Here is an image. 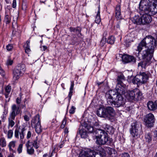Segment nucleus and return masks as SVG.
I'll return each mask as SVG.
<instances>
[{
    "mask_svg": "<svg viewBox=\"0 0 157 157\" xmlns=\"http://www.w3.org/2000/svg\"><path fill=\"white\" fill-rule=\"evenodd\" d=\"M155 47V38L151 36H146L137 47V51L138 52L136 56L140 59H145L149 61L153 56Z\"/></svg>",
    "mask_w": 157,
    "mask_h": 157,
    "instance_id": "f257e3e1",
    "label": "nucleus"
},
{
    "mask_svg": "<svg viewBox=\"0 0 157 157\" xmlns=\"http://www.w3.org/2000/svg\"><path fill=\"white\" fill-rule=\"evenodd\" d=\"M140 10L145 12L150 13L152 15L157 13V0L150 2L149 0H141L139 4Z\"/></svg>",
    "mask_w": 157,
    "mask_h": 157,
    "instance_id": "f03ea898",
    "label": "nucleus"
},
{
    "mask_svg": "<svg viewBox=\"0 0 157 157\" xmlns=\"http://www.w3.org/2000/svg\"><path fill=\"white\" fill-rule=\"evenodd\" d=\"M96 143L100 145H109L112 141L111 138L108 137L107 133L104 130L99 129L96 132Z\"/></svg>",
    "mask_w": 157,
    "mask_h": 157,
    "instance_id": "7ed1b4c3",
    "label": "nucleus"
},
{
    "mask_svg": "<svg viewBox=\"0 0 157 157\" xmlns=\"http://www.w3.org/2000/svg\"><path fill=\"white\" fill-rule=\"evenodd\" d=\"M116 98H113L110 94L107 95V101L108 104L114 107H119L124 104V100L122 96L120 94H115Z\"/></svg>",
    "mask_w": 157,
    "mask_h": 157,
    "instance_id": "20e7f679",
    "label": "nucleus"
},
{
    "mask_svg": "<svg viewBox=\"0 0 157 157\" xmlns=\"http://www.w3.org/2000/svg\"><path fill=\"white\" fill-rule=\"evenodd\" d=\"M99 148L100 150L99 152H96L90 149H85L81 152L79 156L80 157H102L103 151L104 153L105 151L100 147Z\"/></svg>",
    "mask_w": 157,
    "mask_h": 157,
    "instance_id": "39448f33",
    "label": "nucleus"
},
{
    "mask_svg": "<svg viewBox=\"0 0 157 157\" xmlns=\"http://www.w3.org/2000/svg\"><path fill=\"white\" fill-rule=\"evenodd\" d=\"M20 113L19 107H17L16 105L14 104L11 107V111L10 113L8 118V128L11 127L12 128L15 125V123L13 120L15 119L16 116Z\"/></svg>",
    "mask_w": 157,
    "mask_h": 157,
    "instance_id": "423d86ee",
    "label": "nucleus"
},
{
    "mask_svg": "<svg viewBox=\"0 0 157 157\" xmlns=\"http://www.w3.org/2000/svg\"><path fill=\"white\" fill-rule=\"evenodd\" d=\"M125 96L128 100L132 101L133 100L137 101L140 100L141 98L142 93L139 89H135L132 90L128 91Z\"/></svg>",
    "mask_w": 157,
    "mask_h": 157,
    "instance_id": "0eeeda50",
    "label": "nucleus"
},
{
    "mask_svg": "<svg viewBox=\"0 0 157 157\" xmlns=\"http://www.w3.org/2000/svg\"><path fill=\"white\" fill-rule=\"evenodd\" d=\"M148 78L147 75L145 72L138 75L133 78L132 82L134 84H144L147 82Z\"/></svg>",
    "mask_w": 157,
    "mask_h": 157,
    "instance_id": "6e6552de",
    "label": "nucleus"
},
{
    "mask_svg": "<svg viewBox=\"0 0 157 157\" xmlns=\"http://www.w3.org/2000/svg\"><path fill=\"white\" fill-rule=\"evenodd\" d=\"M140 123L135 122L132 124V128L130 129V132L131 135L135 138H137L139 137L140 134Z\"/></svg>",
    "mask_w": 157,
    "mask_h": 157,
    "instance_id": "1a4fd4ad",
    "label": "nucleus"
},
{
    "mask_svg": "<svg viewBox=\"0 0 157 157\" xmlns=\"http://www.w3.org/2000/svg\"><path fill=\"white\" fill-rule=\"evenodd\" d=\"M121 11L120 6V5H117L115 8V17L118 21L116 27H115V29L117 28L120 30V26L121 23V22L120 20L122 19Z\"/></svg>",
    "mask_w": 157,
    "mask_h": 157,
    "instance_id": "9d476101",
    "label": "nucleus"
},
{
    "mask_svg": "<svg viewBox=\"0 0 157 157\" xmlns=\"http://www.w3.org/2000/svg\"><path fill=\"white\" fill-rule=\"evenodd\" d=\"M155 118L154 115L151 113L147 114L144 119L145 125L147 127H151L155 122Z\"/></svg>",
    "mask_w": 157,
    "mask_h": 157,
    "instance_id": "9b49d317",
    "label": "nucleus"
},
{
    "mask_svg": "<svg viewBox=\"0 0 157 157\" xmlns=\"http://www.w3.org/2000/svg\"><path fill=\"white\" fill-rule=\"evenodd\" d=\"M118 55L122 58V61L125 63H135L136 61V59L133 56L128 55H122L119 54Z\"/></svg>",
    "mask_w": 157,
    "mask_h": 157,
    "instance_id": "f8f14e48",
    "label": "nucleus"
},
{
    "mask_svg": "<svg viewBox=\"0 0 157 157\" xmlns=\"http://www.w3.org/2000/svg\"><path fill=\"white\" fill-rule=\"evenodd\" d=\"M127 87L126 85L122 83H118L116 87V90L118 94H124L127 91Z\"/></svg>",
    "mask_w": 157,
    "mask_h": 157,
    "instance_id": "ddd939ff",
    "label": "nucleus"
},
{
    "mask_svg": "<svg viewBox=\"0 0 157 157\" xmlns=\"http://www.w3.org/2000/svg\"><path fill=\"white\" fill-rule=\"evenodd\" d=\"M105 108L106 118H109L113 116L115 111L111 107L108 106Z\"/></svg>",
    "mask_w": 157,
    "mask_h": 157,
    "instance_id": "4468645a",
    "label": "nucleus"
},
{
    "mask_svg": "<svg viewBox=\"0 0 157 157\" xmlns=\"http://www.w3.org/2000/svg\"><path fill=\"white\" fill-rule=\"evenodd\" d=\"M142 24H149L151 21V17L150 15L147 13L144 14L142 16Z\"/></svg>",
    "mask_w": 157,
    "mask_h": 157,
    "instance_id": "2eb2a0df",
    "label": "nucleus"
},
{
    "mask_svg": "<svg viewBox=\"0 0 157 157\" xmlns=\"http://www.w3.org/2000/svg\"><path fill=\"white\" fill-rule=\"evenodd\" d=\"M21 70V69H14L13 77V80L14 82H15L22 75V73Z\"/></svg>",
    "mask_w": 157,
    "mask_h": 157,
    "instance_id": "dca6fc26",
    "label": "nucleus"
},
{
    "mask_svg": "<svg viewBox=\"0 0 157 157\" xmlns=\"http://www.w3.org/2000/svg\"><path fill=\"white\" fill-rule=\"evenodd\" d=\"M147 106L148 109L151 111H155L157 109V101L154 102L152 101H149L147 104Z\"/></svg>",
    "mask_w": 157,
    "mask_h": 157,
    "instance_id": "f3484780",
    "label": "nucleus"
},
{
    "mask_svg": "<svg viewBox=\"0 0 157 157\" xmlns=\"http://www.w3.org/2000/svg\"><path fill=\"white\" fill-rule=\"evenodd\" d=\"M25 129L22 128L20 132H19L17 129H16L15 130L14 136L17 139L19 138V134L21 140H22L24 138V132L25 131Z\"/></svg>",
    "mask_w": 157,
    "mask_h": 157,
    "instance_id": "a211bd4d",
    "label": "nucleus"
},
{
    "mask_svg": "<svg viewBox=\"0 0 157 157\" xmlns=\"http://www.w3.org/2000/svg\"><path fill=\"white\" fill-rule=\"evenodd\" d=\"M105 108L103 107L99 108L97 111V114L99 117L106 118Z\"/></svg>",
    "mask_w": 157,
    "mask_h": 157,
    "instance_id": "6ab92c4d",
    "label": "nucleus"
},
{
    "mask_svg": "<svg viewBox=\"0 0 157 157\" xmlns=\"http://www.w3.org/2000/svg\"><path fill=\"white\" fill-rule=\"evenodd\" d=\"M103 128L109 134H113L114 132V129L112 127L108 125H104Z\"/></svg>",
    "mask_w": 157,
    "mask_h": 157,
    "instance_id": "aec40b11",
    "label": "nucleus"
},
{
    "mask_svg": "<svg viewBox=\"0 0 157 157\" xmlns=\"http://www.w3.org/2000/svg\"><path fill=\"white\" fill-rule=\"evenodd\" d=\"M11 20V18L10 10H6L5 12L4 21L6 24H8L10 22Z\"/></svg>",
    "mask_w": 157,
    "mask_h": 157,
    "instance_id": "412c9836",
    "label": "nucleus"
},
{
    "mask_svg": "<svg viewBox=\"0 0 157 157\" xmlns=\"http://www.w3.org/2000/svg\"><path fill=\"white\" fill-rule=\"evenodd\" d=\"M107 153L110 157H118L117 152L113 149L109 148Z\"/></svg>",
    "mask_w": 157,
    "mask_h": 157,
    "instance_id": "4be33fe9",
    "label": "nucleus"
},
{
    "mask_svg": "<svg viewBox=\"0 0 157 157\" xmlns=\"http://www.w3.org/2000/svg\"><path fill=\"white\" fill-rule=\"evenodd\" d=\"M132 22L137 25H141L142 24V17H140L138 16H134L132 19Z\"/></svg>",
    "mask_w": 157,
    "mask_h": 157,
    "instance_id": "5701e85b",
    "label": "nucleus"
},
{
    "mask_svg": "<svg viewBox=\"0 0 157 157\" xmlns=\"http://www.w3.org/2000/svg\"><path fill=\"white\" fill-rule=\"evenodd\" d=\"M38 123H40V120L39 116L38 115L35 116L32 119L31 125L32 127Z\"/></svg>",
    "mask_w": 157,
    "mask_h": 157,
    "instance_id": "b1692460",
    "label": "nucleus"
},
{
    "mask_svg": "<svg viewBox=\"0 0 157 157\" xmlns=\"http://www.w3.org/2000/svg\"><path fill=\"white\" fill-rule=\"evenodd\" d=\"M79 133L82 138H86L88 136V133L84 129H81L79 130Z\"/></svg>",
    "mask_w": 157,
    "mask_h": 157,
    "instance_id": "393cba45",
    "label": "nucleus"
},
{
    "mask_svg": "<svg viewBox=\"0 0 157 157\" xmlns=\"http://www.w3.org/2000/svg\"><path fill=\"white\" fill-rule=\"evenodd\" d=\"M11 90V87L10 85H7L5 88V96L6 98H8L9 97L10 94Z\"/></svg>",
    "mask_w": 157,
    "mask_h": 157,
    "instance_id": "a878e982",
    "label": "nucleus"
},
{
    "mask_svg": "<svg viewBox=\"0 0 157 157\" xmlns=\"http://www.w3.org/2000/svg\"><path fill=\"white\" fill-rule=\"evenodd\" d=\"M15 141H11L9 143L8 145L10 151L13 153L14 152L13 148L15 147Z\"/></svg>",
    "mask_w": 157,
    "mask_h": 157,
    "instance_id": "bb28decb",
    "label": "nucleus"
},
{
    "mask_svg": "<svg viewBox=\"0 0 157 157\" xmlns=\"http://www.w3.org/2000/svg\"><path fill=\"white\" fill-rule=\"evenodd\" d=\"M27 143L28 145L27 146V152L29 154L31 155H32L34 153V150L33 147L30 146V143L29 141H28Z\"/></svg>",
    "mask_w": 157,
    "mask_h": 157,
    "instance_id": "cd10ccee",
    "label": "nucleus"
},
{
    "mask_svg": "<svg viewBox=\"0 0 157 157\" xmlns=\"http://www.w3.org/2000/svg\"><path fill=\"white\" fill-rule=\"evenodd\" d=\"M101 21V19L100 16V6H99L98 10L96 17L95 22L97 24H99L100 23Z\"/></svg>",
    "mask_w": 157,
    "mask_h": 157,
    "instance_id": "c85d7f7f",
    "label": "nucleus"
},
{
    "mask_svg": "<svg viewBox=\"0 0 157 157\" xmlns=\"http://www.w3.org/2000/svg\"><path fill=\"white\" fill-rule=\"evenodd\" d=\"M6 141L5 138L3 137L0 138V146L2 147H6Z\"/></svg>",
    "mask_w": 157,
    "mask_h": 157,
    "instance_id": "c756f323",
    "label": "nucleus"
},
{
    "mask_svg": "<svg viewBox=\"0 0 157 157\" xmlns=\"http://www.w3.org/2000/svg\"><path fill=\"white\" fill-rule=\"evenodd\" d=\"M34 127L35 129L36 132V133H40L42 131V129L40 125V123H38V124L33 126Z\"/></svg>",
    "mask_w": 157,
    "mask_h": 157,
    "instance_id": "7c9ffc66",
    "label": "nucleus"
},
{
    "mask_svg": "<svg viewBox=\"0 0 157 157\" xmlns=\"http://www.w3.org/2000/svg\"><path fill=\"white\" fill-rule=\"evenodd\" d=\"M30 42L29 41H27L26 42V44L25 45H24L25 52V53L28 54L30 51Z\"/></svg>",
    "mask_w": 157,
    "mask_h": 157,
    "instance_id": "2f4dec72",
    "label": "nucleus"
},
{
    "mask_svg": "<svg viewBox=\"0 0 157 157\" xmlns=\"http://www.w3.org/2000/svg\"><path fill=\"white\" fill-rule=\"evenodd\" d=\"M115 40L114 37L112 36H109L108 38L107 42L109 44H114Z\"/></svg>",
    "mask_w": 157,
    "mask_h": 157,
    "instance_id": "473e14b6",
    "label": "nucleus"
},
{
    "mask_svg": "<svg viewBox=\"0 0 157 157\" xmlns=\"http://www.w3.org/2000/svg\"><path fill=\"white\" fill-rule=\"evenodd\" d=\"M86 128L87 130L90 133H93L96 134V131H94L93 127L90 125H87Z\"/></svg>",
    "mask_w": 157,
    "mask_h": 157,
    "instance_id": "72a5a7b5",
    "label": "nucleus"
},
{
    "mask_svg": "<svg viewBox=\"0 0 157 157\" xmlns=\"http://www.w3.org/2000/svg\"><path fill=\"white\" fill-rule=\"evenodd\" d=\"M147 65L145 61L141 62L139 63L138 64V67L139 68H145Z\"/></svg>",
    "mask_w": 157,
    "mask_h": 157,
    "instance_id": "f704fd0d",
    "label": "nucleus"
},
{
    "mask_svg": "<svg viewBox=\"0 0 157 157\" xmlns=\"http://www.w3.org/2000/svg\"><path fill=\"white\" fill-rule=\"evenodd\" d=\"M70 29L71 32H75L77 34L80 33L81 30L78 28H75L72 27H71L70 28Z\"/></svg>",
    "mask_w": 157,
    "mask_h": 157,
    "instance_id": "c9c22d12",
    "label": "nucleus"
},
{
    "mask_svg": "<svg viewBox=\"0 0 157 157\" xmlns=\"http://www.w3.org/2000/svg\"><path fill=\"white\" fill-rule=\"evenodd\" d=\"M13 132L12 130H9L7 132V136L8 139L11 138L13 136Z\"/></svg>",
    "mask_w": 157,
    "mask_h": 157,
    "instance_id": "e433bc0d",
    "label": "nucleus"
},
{
    "mask_svg": "<svg viewBox=\"0 0 157 157\" xmlns=\"http://www.w3.org/2000/svg\"><path fill=\"white\" fill-rule=\"evenodd\" d=\"M30 144H32L33 146L35 148L37 149L39 147V144L37 143V140H34L32 143H30Z\"/></svg>",
    "mask_w": 157,
    "mask_h": 157,
    "instance_id": "4c0bfd02",
    "label": "nucleus"
},
{
    "mask_svg": "<svg viewBox=\"0 0 157 157\" xmlns=\"http://www.w3.org/2000/svg\"><path fill=\"white\" fill-rule=\"evenodd\" d=\"M145 138L148 142H149L151 140L152 137L150 134L148 133L145 135Z\"/></svg>",
    "mask_w": 157,
    "mask_h": 157,
    "instance_id": "58836bf2",
    "label": "nucleus"
},
{
    "mask_svg": "<svg viewBox=\"0 0 157 157\" xmlns=\"http://www.w3.org/2000/svg\"><path fill=\"white\" fill-rule=\"evenodd\" d=\"M23 148V144H20L19 145V146L17 149V151L19 154H20L22 152Z\"/></svg>",
    "mask_w": 157,
    "mask_h": 157,
    "instance_id": "ea45409f",
    "label": "nucleus"
},
{
    "mask_svg": "<svg viewBox=\"0 0 157 157\" xmlns=\"http://www.w3.org/2000/svg\"><path fill=\"white\" fill-rule=\"evenodd\" d=\"M6 48L7 51H11L13 48V46L11 44H9L6 46Z\"/></svg>",
    "mask_w": 157,
    "mask_h": 157,
    "instance_id": "a19ab883",
    "label": "nucleus"
},
{
    "mask_svg": "<svg viewBox=\"0 0 157 157\" xmlns=\"http://www.w3.org/2000/svg\"><path fill=\"white\" fill-rule=\"evenodd\" d=\"M75 108L73 106H71V109L69 110V112L70 114H73L75 112Z\"/></svg>",
    "mask_w": 157,
    "mask_h": 157,
    "instance_id": "79ce46f5",
    "label": "nucleus"
},
{
    "mask_svg": "<svg viewBox=\"0 0 157 157\" xmlns=\"http://www.w3.org/2000/svg\"><path fill=\"white\" fill-rule=\"evenodd\" d=\"M30 115L29 114V116L25 115L24 116V119L26 121H28L30 120Z\"/></svg>",
    "mask_w": 157,
    "mask_h": 157,
    "instance_id": "37998d69",
    "label": "nucleus"
},
{
    "mask_svg": "<svg viewBox=\"0 0 157 157\" xmlns=\"http://www.w3.org/2000/svg\"><path fill=\"white\" fill-rule=\"evenodd\" d=\"M121 157H130V156L128 153H125L121 154Z\"/></svg>",
    "mask_w": 157,
    "mask_h": 157,
    "instance_id": "c03bdc74",
    "label": "nucleus"
},
{
    "mask_svg": "<svg viewBox=\"0 0 157 157\" xmlns=\"http://www.w3.org/2000/svg\"><path fill=\"white\" fill-rule=\"evenodd\" d=\"M21 97H18L16 99V103L18 104H20L21 101Z\"/></svg>",
    "mask_w": 157,
    "mask_h": 157,
    "instance_id": "a18cd8bd",
    "label": "nucleus"
},
{
    "mask_svg": "<svg viewBox=\"0 0 157 157\" xmlns=\"http://www.w3.org/2000/svg\"><path fill=\"white\" fill-rule=\"evenodd\" d=\"M0 74L3 77L5 76V72L3 69H0Z\"/></svg>",
    "mask_w": 157,
    "mask_h": 157,
    "instance_id": "49530a36",
    "label": "nucleus"
},
{
    "mask_svg": "<svg viewBox=\"0 0 157 157\" xmlns=\"http://www.w3.org/2000/svg\"><path fill=\"white\" fill-rule=\"evenodd\" d=\"M13 63V61L11 60H8L6 62V64L8 66L11 65Z\"/></svg>",
    "mask_w": 157,
    "mask_h": 157,
    "instance_id": "de8ad7c7",
    "label": "nucleus"
},
{
    "mask_svg": "<svg viewBox=\"0 0 157 157\" xmlns=\"http://www.w3.org/2000/svg\"><path fill=\"white\" fill-rule=\"evenodd\" d=\"M73 93V90H70V92H69L68 95V98L69 100H70L71 98V96L72 95V94Z\"/></svg>",
    "mask_w": 157,
    "mask_h": 157,
    "instance_id": "09e8293b",
    "label": "nucleus"
},
{
    "mask_svg": "<svg viewBox=\"0 0 157 157\" xmlns=\"http://www.w3.org/2000/svg\"><path fill=\"white\" fill-rule=\"evenodd\" d=\"M41 50L42 51H44L47 48V47L46 46H43L40 47Z\"/></svg>",
    "mask_w": 157,
    "mask_h": 157,
    "instance_id": "8fccbe9b",
    "label": "nucleus"
},
{
    "mask_svg": "<svg viewBox=\"0 0 157 157\" xmlns=\"http://www.w3.org/2000/svg\"><path fill=\"white\" fill-rule=\"evenodd\" d=\"M105 39L103 38L102 40H101L100 43V45L101 46H103L104 45V44L105 43Z\"/></svg>",
    "mask_w": 157,
    "mask_h": 157,
    "instance_id": "3c124183",
    "label": "nucleus"
},
{
    "mask_svg": "<svg viewBox=\"0 0 157 157\" xmlns=\"http://www.w3.org/2000/svg\"><path fill=\"white\" fill-rule=\"evenodd\" d=\"M16 6V0H13L12 3V7L13 8H15Z\"/></svg>",
    "mask_w": 157,
    "mask_h": 157,
    "instance_id": "603ef678",
    "label": "nucleus"
},
{
    "mask_svg": "<svg viewBox=\"0 0 157 157\" xmlns=\"http://www.w3.org/2000/svg\"><path fill=\"white\" fill-rule=\"evenodd\" d=\"M31 136V133L30 131H29L28 132L27 135V139H29Z\"/></svg>",
    "mask_w": 157,
    "mask_h": 157,
    "instance_id": "864d4df0",
    "label": "nucleus"
},
{
    "mask_svg": "<svg viewBox=\"0 0 157 157\" xmlns=\"http://www.w3.org/2000/svg\"><path fill=\"white\" fill-rule=\"evenodd\" d=\"M74 83L73 82H71V85L70 87V90H73L74 89Z\"/></svg>",
    "mask_w": 157,
    "mask_h": 157,
    "instance_id": "5fc2aeb1",
    "label": "nucleus"
},
{
    "mask_svg": "<svg viewBox=\"0 0 157 157\" xmlns=\"http://www.w3.org/2000/svg\"><path fill=\"white\" fill-rule=\"evenodd\" d=\"M67 122V120L66 119V118L65 117L64 119H63V120L62 121V123L64 125H65V124H66Z\"/></svg>",
    "mask_w": 157,
    "mask_h": 157,
    "instance_id": "6e6d98bb",
    "label": "nucleus"
},
{
    "mask_svg": "<svg viewBox=\"0 0 157 157\" xmlns=\"http://www.w3.org/2000/svg\"><path fill=\"white\" fill-rule=\"evenodd\" d=\"M52 2V1L51 0H47L46 1H45L44 3L45 4H46L48 2H49L50 4L48 5L49 6H50V4H51V3Z\"/></svg>",
    "mask_w": 157,
    "mask_h": 157,
    "instance_id": "4d7b16f0",
    "label": "nucleus"
},
{
    "mask_svg": "<svg viewBox=\"0 0 157 157\" xmlns=\"http://www.w3.org/2000/svg\"><path fill=\"white\" fill-rule=\"evenodd\" d=\"M27 7V6L25 3L24 5L23 4L22 6V9L23 10H25L26 8Z\"/></svg>",
    "mask_w": 157,
    "mask_h": 157,
    "instance_id": "13d9d810",
    "label": "nucleus"
},
{
    "mask_svg": "<svg viewBox=\"0 0 157 157\" xmlns=\"http://www.w3.org/2000/svg\"><path fill=\"white\" fill-rule=\"evenodd\" d=\"M64 144V141H62L61 142V144H60L59 145V147L60 148H62V147L63 146V145Z\"/></svg>",
    "mask_w": 157,
    "mask_h": 157,
    "instance_id": "bf43d9fd",
    "label": "nucleus"
},
{
    "mask_svg": "<svg viewBox=\"0 0 157 157\" xmlns=\"http://www.w3.org/2000/svg\"><path fill=\"white\" fill-rule=\"evenodd\" d=\"M8 157H14V156L13 154L10 153L8 155Z\"/></svg>",
    "mask_w": 157,
    "mask_h": 157,
    "instance_id": "052dcab7",
    "label": "nucleus"
},
{
    "mask_svg": "<svg viewBox=\"0 0 157 157\" xmlns=\"http://www.w3.org/2000/svg\"><path fill=\"white\" fill-rule=\"evenodd\" d=\"M17 17H16L15 18V19H13V23L14 22L15 24H16L17 23Z\"/></svg>",
    "mask_w": 157,
    "mask_h": 157,
    "instance_id": "680f3d73",
    "label": "nucleus"
},
{
    "mask_svg": "<svg viewBox=\"0 0 157 157\" xmlns=\"http://www.w3.org/2000/svg\"><path fill=\"white\" fill-rule=\"evenodd\" d=\"M154 136L155 137H157V131H155L154 132Z\"/></svg>",
    "mask_w": 157,
    "mask_h": 157,
    "instance_id": "e2e57ef3",
    "label": "nucleus"
},
{
    "mask_svg": "<svg viewBox=\"0 0 157 157\" xmlns=\"http://www.w3.org/2000/svg\"><path fill=\"white\" fill-rule=\"evenodd\" d=\"M43 157H50L47 154H45L43 155Z\"/></svg>",
    "mask_w": 157,
    "mask_h": 157,
    "instance_id": "0e129e2a",
    "label": "nucleus"
},
{
    "mask_svg": "<svg viewBox=\"0 0 157 157\" xmlns=\"http://www.w3.org/2000/svg\"><path fill=\"white\" fill-rule=\"evenodd\" d=\"M119 78H121V79H123L124 78V76L123 75H121L120 76Z\"/></svg>",
    "mask_w": 157,
    "mask_h": 157,
    "instance_id": "69168bd1",
    "label": "nucleus"
},
{
    "mask_svg": "<svg viewBox=\"0 0 157 157\" xmlns=\"http://www.w3.org/2000/svg\"><path fill=\"white\" fill-rule=\"evenodd\" d=\"M20 67L22 68V69H24L25 68V65L23 64H21Z\"/></svg>",
    "mask_w": 157,
    "mask_h": 157,
    "instance_id": "338daca9",
    "label": "nucleus"
},
{
    "mask_svg": "<svg viewBox=\"0 0 157 157\" xmlns=\"http://www.w3.org/2000/svg\"><path fill=\"white\" fill-rule=\"evenodd\" d=\"M65 125H64L63 124H62L61 125V127L62 128H63L65 127Z\"/></svg>",
    "mask_w": 157,
    "mask_h": 157,
    "instance_id": "774afa93",
    "label": "nucleus"
}]
</instances>
